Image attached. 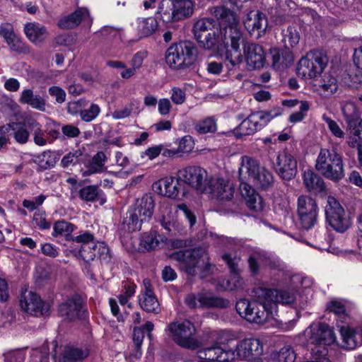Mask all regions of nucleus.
I'll return each mask as SVG.
<instances>
[{
	"instance_id": "obj_10",
	"label": "nucleus",
	"mask_w": 362,
	"mask_h": 362,
	"mask_svg": "<svg viewBox=\"0 0 362 362\" xmlns=\"http://www.w3.org/2000/svg\"><path fill=\"white\" fill-rule=\"evenodd\" d=\"M328 62L329 59L327 54L322 51H310L300 59L297 74L305 79L315 78L322 73L327 66Z\"/></svg>"
},
{
	"instance_id": "obj_54",
	"label": "nucleus",
	"mask_w": 362,
	"mask_h": 362,
	"mask_svg": "<svg viewBox=\"0 0 362 362\" xmlns=\"http://www.w3.org/2000/svg\"><path fill=\"white\" fill-rule=\"evenodd\" d=\"M94 235L89 231H84L83 233L76 235L75 237L72 236L71 239V246H76V243H80V246H83L84 245H90L92 244H95L94 243Z\"/></svg>"
},
{
	"instance_id": "obj_29",
	"label": "nucleus",
	"mask_w": 362,
	"mask_h": 362,
	"mask_svg": "<svg viewBox=\"0 0 362 362\" xmlns=\"http://www.w3.org/2000/svg\"><path fill=\"white\" fill-rule=\"evenodd\" d=\"M28 124H26V117L22 122H13L3 125L4 132H11L15 141L21 145H24L28 143L30 139V132L28 129Z\"/></svg>"
},
{
	"instance_id": "obj_16",
	"label": "nucleus",
	"mask_w": 362,
	"mask_h": 362,
	"mask_svg": "<svg viewBox=\"0 0 362 362\" xmlns=\"http://www.w3.org/2000/svg\"><path fill=\"white\" fill-rule=\"evenodd\" d=\"M297 212L303 228L309 230L316 224L318 208L316 202L310 197L301 195L298 197Z\"/></svg>"
},
{
	"instance_id": "obj_17",
	"label": "nucleus",
	"mask_w": 362,
	"mask_h": 362,
	"mask_svg": "<svg viewBox=\"0 0 362 362\" xmlns=\"http://www.w3.org/2000/svg\"><path fill=\"white\" fill-rule=\"evenodd\" d=\"M233 353L235 359L257 361L264 353V345L259 339H245L237 344Z\"/></svg>"
},
{
	"instance_id": "obj_45",
	"label": "nucleus",
	"mask_w": 362,
	"mask_h": 362,
	"mask_svg": "<svg viewBox=\"0 0 362 362\" xmlns=\"http://www.w3.org/2000/svg\"><path fill=\"white\" fill-rule=\"evenodd\" d=\"M327 310L336 315L337 326L338 323L341 325L350 321V317L346 313L345 306L341 302L332 300L328 303Z\"/></svg>"
},
{
	"instance_id": "obj_12",
	"label": "nucleus",
	"mask_w": 362,
	"mask_h": 362,
	"mask_svg": "<svg viewBox=\"0 0 362 362\" xmlns=\"http://www.w3.org/2000/svg\"><path fill=\"white\" fill-rule=\"evenodd\" d=\"M195 3L192 0H173L170 6L165 9L164 2L158 8L163 22L168 23L185 20L192 16L194 12Z\"/></svg>"
},
{
	"instance_id": "obj_18",
	"label": "nucleus",
	"mask_w": 362,
	"mask_h": 362,
	"mask_svg": "<svg viewBox=\"0 0 362 362\" xmlns=\"http://www.w3.org/2000/svg\"><path fill=\"white\" fill-rule=\"evenodd\" d=\"M179 176L185 184L195 189L199 193H204L208 185V173L199 166L190 165L178 171Z\"/></svg>"
},
{
	"instance_id": "obj_22",
	"label": "nucleus",
	"mask_w": 362,
	"mask_h": 362,
	"mask_svg": "<svg viewBox=\"0 0 362 362\" xmlns=\"http://www.w3.org/2000/svg\"><path fill=\"white\" fill-rule=\"evenodd\" d=\"M160 192L169 198L181 199L186 194L185 184L179 175L177 177H166L158 182Z\"/></svg>"
},
{
	"instance_id": "obj_49",
	"label": "nucleus",
	"mask_w": 362,
	"mask_h": 362,
	"mask_svg": "<svg viewBox=\"0 0 362 362\" xmlns=\"http://www.w3.org/2000/svg\"><path fill=\"white\" fill-rule=\"evenodd\" d=\"M300 40V35L293 26H288L284 33V41L286 48L293 47L297 45Z\"/></svg>"
},
{
	"instance_id": "obj_48",
	"label": "nucleus",
	"mask_w": 362,
	"mask_h": 362,
	"mask_svg": "<svg viewBox=\"0 0 362 362\" xmlns=\"http://www.w3.org/2000/svg\"><path fill=\"white\" fill-rule=\"evenodd\" d=\"M158 27V23L155 18L148 17L143 19L139 23V37H146L152 35Z\"/></svg>"
},
{
	"instance_id": "obj_1",
	"label": "nucleus",
	"mask_w": 362,
	"mask_h": 362,
	"mask_svg": "<svg viewBox=\"0 0 362 362\" xmlns=\"http://www.w3.org/2000/svg\"><path fill=\"white\" fill-rule=\"evenodd\" d=\"M252 301L240 299L236 310L250 322L263 325L276 313L277 304L293 305L296 299V291L277 290L256 286L252 291Z\"/></svg>"
},
{
	"instance_id": "obj_36",
	"label": "nucleus",
	"mask_w": 362,
	"mask_h": 362,
	"mask_svg": "<svg viewBox=\"0 0 362 362\" xmlns=\"http://www.w3.org/2000/svg\"><path fill=\"white\" fill-rule=\"evenodd\" d=\"M303 183L307 189L311 192H321L325 189L323 179L310 170L303 173Z\"/></svg>"
},
{
	"instance_id": "obj_21",
	"label": "nucleus",
	"mask_w": 362,
	"mask_h": 362,
	"mask_svg": "<svg viewBox=\"0 0 362 362\" xmlns=\"http://www.w3.org/2000/svg\"><path fill=\"white\" fill-rule=\"evenodd\" d=\"M244 26L250 35L256 38L262 37L268 25L266 15L259 11H250L243 21Z\"/></svg>"
},
{
	"instance_id": "obj_23",
	"label": "nucleus",
	"mask_w": 362,
	"mask_h": 362,
	"mask_svg": "<svg viewBox=\"0 0 362 362\" xmlns=\"http://www.w3.org/2000/svg\"><path fill=\"white\" fill-rule=\"evenodd\" d=\"M244 47V54L247 64L250 69H260L265 64V53L262 46L255 43L244 42L240 45Z\"/></svg>"
},
{
	"instance_id": "obj_41",
	"label": "nucleus",
	"mask_w": 362,
	"mask_h": 362,
	"mask_svg": "<svg viewBox=\"0 0 362 362\" xmlns=\"http://www.w3.org/2000/svg\"><path fill=\"white\" fill-rule=\"evenodd\" d=\"M341 112L349 127H354L360 119L359 112L356 104L352 101L341 103Z\"/></svg>"
},
{
	"instance_id": "obj_56",
	"label": "nucleus",
	"mask_w": 362,
	"mask_h": 362,
	"mask_svg": "<svg viewBox=\"0 0 362 362\" xmlns=\"http://www.w3.org/2000/svg\"><path fill=\"white\" fill-rule=\"evenodd\" d=\"M309 108V103L307 101H302L299 106V110L292 113L289 116V122L291 123H296L302 121L305 118V113L308 111Z\"/></svg>"
},
{
	"instance_id": "obj_25",
	"label": "nucleus",
	"mask_w": 362,
	"mask_h": 362,
	"mask_svg": "<svg viewBox=\"0 0 362 362\" xmlns=\"http://www.w3.org/2000/svg\"><path fill=\"white\" fill-rule=\"evenodd\" d=\"M248 264L252 274H257L259 272L260 265L274 270L284 269L282 262L277 257L260 252H256L250 255L248 259Z\"/></svg>"
},
{
	"instance_id": "obj_3",
	"label": "nucleus",
	"mask_w": 362,
	"mask_h": 362,
	"mask_svg": "<svg viewBox=\"0 0 362 362\" xmlns=\"http://www.w3.org/2000/svg\"><path fill=\"white\" fill-rule=\"evenodd\" d=\"M209 11L216 19L218 29L221 30L226 61L233 66L239 65L243 61L240 45L244 42V35L235 12L224 6H214Z\"/></svg>"
},
{
	"instance_id": "obj_31",
	"label": "nucleus",
	"mask_w": 362,
	"mask_h": 362,
	"mask_svg": "<svg viewBox=\"0 0 362 362\" xmlns=\"http://www.w3.org/2000/svg\"><path fill=\"white\" fill-rule=\"evenodd\" d=\"M272 58V66L276 69L290 66L293 62V55L288 48L279 49L272 48L270 49Z\"/></svg>"
},
{
	"instance_id": "obj_39",
	"label": "nucleus",
	"mask_w": 362,
	"mask_h": 362,
	"mask_svg": "<svg viewBox=\"0 0 362 362\" xmlns=\"http://www.w3.org/2000/svg\"><path fill=\"white\" fill-rule=\"evenodd\" d=\"M141 308L147 313H158L160 310V304L153 293H141L139 296Z\"/></svg>"
},
{
	"instance_id": "obj_28",
	"label": "nucleus",
	"mask_w": 362,
	"mask_h": 362,
	"mask_svg": "<svg viewBox=\"0 0 362 362\" xmlns=\"http://www.w3.org/2000/svg\"><path fill=\"white\" fill-rule=\"evenodd\" d=\"M21 308L27 313L33 315L43 313L44 303L40 297L31 291H25L21 294L20 299Z\"/></svg>"
},
{
	"instance_id": "obj_42",
	"label": "nucleus",
	"mask_w": 362,
	"mask_h": 362,
	"mask_svg": "<svg viewBox=\"0 0 362 362\" xmlns=\"http://www.w3.org/2000/svg\"><path fill=\"white\" fill-rule=\"evenodd\" d=\"M59 159V154L54 151H45L35 156V162L42 170L53 168Z\"/></svg>"
},
{
	"instance_id": "obj_34",
	"label": "nucleus",
	"mask_w": 362,
	"mask_h": 362,
	"mask_svg": "<svg viewBox=\"0 0 362 362\" xmlns=\"http://www.w3.org/2000/svg\"><path fill=\"white\" fill-rule=\"evenodd\" d=\"M79 198L86 202H95L101 199V202L104 203L103 192L96 185H86L82 187L78 192Z\"/></svg>"
},
{
	"instance_id": "obj_5",
	"label": "nucleus",
	"mask_w": 362,
	"mask_h": 362,
	"mask_svg": "<svg viewBox=\"0 0 362 362\" xmlns=\"http://www.w3.org/2000/svg\"><path fill=\"white\" fill-rule=\"evenodd\" d=\"M193 33L200 47L209 50H221L223 36L213 18H204L197 21L193 26Z\"/></svg>"
},
{
	"instance_id": "obj_7",
	"label": "nucleus",
	"mask_w": 362,
	"mask_h": 362,
	"mask_svg": "<svg viewBox=\"0 0 362 362\" xmlns=\"http://www.w3.org/2000/svg\"><path fill=\"white\" fill-rule=\"evenodd\" d=\"M154 206L153 198L149 194H144L141 198L137 199L124 219L123 228L128 232L140 230L142 223L152 217Z\"/></svg>"
},
{
	"instance_id": "obj_37",
	"label": "nucleus",
	"mask_w": 362,
	"mask_h": 362,
	"mask_svg": "<svg viewBox=\"0 0 362 362\" xmlns=\"http://www.w3.org/2000/svg\"><path fill=\"white\" fill-rule=\"evenodd\" d=\"M24 33L30 42L37 44L44 40L47 30L37 23H28L24 26Z\"/></svg>"
},
{
	"instance_id": "obj_60",
	"label": "nucleus",
	"mask_w": 362,
	"mask_h": 362,
	"mask_svg": "<svg viewBox=\"0 0 362 362\" xmlns=\"http://www.w3.org/2000/svg\"><path fill=\"white\" fill-rule=\"evenodd\" d=\"M81 153L78 152V151H76L74 152H69L62 158L61 160L62 167L67 168L71 165H75Z\"/></svg>"
},
{
	"instance_id": "obj_61",
	"label": "nucleus",
	"mask_w": 362,
	"mask_h": 362,
	"mask_svg": "<svg viewBox=\"0 0 362 362\" xmlns=\"http://www.w3.org/2000/svg\"><path fill=\"white\" fill-rule=\"evenodd\" d=\"M62 132L65 136L69 139L76 138L81 134L80 129L72 124L62 126Z\"/></svg>"
},
{
	"instance_id": "obj_27",
	"label": "nucleus",
	"mask_w": 362,
	"mask_h": 362,
	"mask_svg": "<svg viewBox=\"0 0 362 362\" xmlns=\"http://www.w3.org/2000/svg\"><path fill=\"white\" fill-rule=\"evenodd\" d=\"M83 305L82 298L74 294L59 305L58 311L66 320L72 321L80 317Z\"/></svg>"
},
{
	"instance_id": "obj_50",
	"label": "nucleus",
	"mask_w": 362,
	"mask_h": 362,
	"mask_svg": "<svg viewBox=\"0 0 362 362\" xmlns=\"http://www.w3.org/2000/svg\"><path fill=\"white\" fill-rule=\"evenodd\" d=\"M274 360L277 362H294L296 354L291 346H286L275 354Z\"/></svg>"
},
{
	"instance_id": "obj_26",
	"label": "nucleus",
	"mask_w": 362,
	"mask_h": 362,
	"mask_svg": "<svg viewBox=\"0 0 362 362\" xmlns=\"http://www.w3.org/2000/svg\"><path fill=\"white\" fill-rule=\"evenodd\" d=\"M349 322L339 324L337 327L341 335V346L346 350H353L362 345V332L349 325Z\"/></svg>"
},
{
	"instance_id": "obj_43",
	"label": "nucleus",
	"mask_w": 362,
	"mask_h": 362,
	"mask_svg": "<svg viewBox=\"0 0 362 362\" xmlns=\"http://www.w3.org/2000/svg\"><path fill=\"white\" fill-rule=\"evenodd\" d=\"M88 356V350L74 346H66L59 358V362H78Z\"/></svg>"
},
{
	"instance_id": "obj_53",
	"label": "nucleus",
	"mask_w": 362,
	"mask_h": 362,
	"mask_svg": "<svg viewBox=\"0 0 362 362\" xmlns=\"http://www.w3.org/2000/svg\"><path fill=\"white\" fill-rule=\"evenodd\" d=\"M100 112V107L94 103H92L88 109L82 110L80 112V117L82 121L90 122L95 119Z\"/></svg>"
},
{
	"instance_id": "obj_9",
	"label": "nucleus",
	"mask_w": 362,
	"mask_h": 362,
	"mask_svg": "<svg viewBox=\"0 0 362 362\" xmlns=\"http://www.w3.org/2000/svg\"><path fill=\"white\" fill-rule=\"evenodd\" d=\"M220 341L206 346L198 351L199 362H229L235 360L233 350L228 349V344L233 339H228V333L221 332Z\"/></svg>"
},
{
	"instance_id": "obj_32",
	"label": "nucleus",
	"mask_w": 362,
	"mask_h": 362,
	"mask_svg": "<svg viewBox=\"0 0 362 362\" xmlns=\"http://www.w3.org/2000/svg\"><path fill=\"white\" fill-rule=\"evenodd\" d=\"M107 158L103 151L98 152L85 165L86 169L82 171L83 176H89L100 173L105 170V164Z\"/></svg>"
},
{
	"instance_id": "obj_8",
	"label": "nucleus",
	"mask_w": 362,
	"mask_h": 362,
	"mask_svg": "<svg viewBox=\"0 0 362 362\" xmlns=\"http://www.w3.org/2000/svg\"><path fill=\"white\" fill-rule=\"evenodd\" d=\"M197 48L190 41H182L173 44L165 52V62L170 68L176 70L185 69L196 61Z\"/></svg>"
},
{
	"instance_id": "obj_40",
	"label": "nucleus",
	"mask_w": 362,
	"mask_h": 362,
	"mask_svg": "<svg viewBox=\"0 0 362 362\" xmlns=\"http://www.w3.org/2000/svg\"><path fill=\"white\" fill-rule=\"evenodd\" d=\"M28 127L33 132V141L39 146H44L47 144L45 132L42 129V125L34 118L26 117Z\"/></svg>"
},
{
	"instance_id": "obj_44",
	"label": "nucleus",
	"mask_w": 362,
	"mask_h": 362,
	"mask_svg": "<svg viewBox=\"0 0 362 362\" xmlns=\"http://www.w3.org/2000/svg\"><path fill=\"white\" fill-rule=\"evenodd\" d=\"M70 248L75 257L81 258L85 262L92 261L97 257L95 244L84 245L83 246L70 245Z\"/></svg>"
},
{
	"instance_id": "obj_2",
	"label": "nucleus",
	"mask_w": 362,
	"mask_h": 362,
	"mask_svg": "<svg viewBox=\"0 0 362 362\" xmlns=\"http://www.w3.org/2000/svg\"><path fill=\"white\" fill-rule=\"evenodd\" d=\"M239 175L241 180L240 192L247 206L255 211H261L264 206L262 197L245 180L252 182L257 188L268 189L274 183L273 174L265 167L260 165L257 160L243 156L239 168Z\"/></svg>"
},
{
	"instance_id": "obj_38",
	"label": "nucleus",
	"mask_w": 362,
	"mask_h": 362,
	"mask_svg": "<svg viewBox=\"0 0 362 362\" xmlns=\"http://www.w3.org/2000/svg\"><path fill=\"white\" fill-rule=\"evenodd\" d=\"M339 88L337 79L329 74H325L318 84V88L321 94L325 97H329L337 92Z\"/></svg>"
},
{
	"instance_id": "obj_20",
	"label": "nucleus",
	"mask_w": 362,
	"mask_h": 362,
	"mask_svg": "<svg viewBox=\"0 0 362 362\" xmlns=\"http://www.w3.org/2000/svg\"><path fill=\"white\" fill-rule=\"evenodd\" d=\"M234 192V187L228 180L212 177L208 181L204 193L210 194L213 198L219 200H230L233 197Z\"/></svg>"
},
{
	"instance_id": "obj_63",
	"label": "nucleus",
	"mask_w": 362,
	"mask_h": 362,
	"mask_svg": "<svg viewBox=\"0 0 362 362\" xmlns=\"http://www.w3.org/2000/svg\"><path fill=\"white\" fill-rule=\"evenodd\" d=\"M95 249L98 257L103 260L110 259V249L105 243L100 242L95 244Z\"/></svg>"
},
{
	"instance_id": "obj_57",
	"label": "nucleus",
	"mask_w": 362,
	"mask_h": 362,
	"mask_svg": "<svg viewBox=\"0 0 362 362\" xmlns=\"http://www.w3.org/2000/svg\"><path fill=\"white\" fill-rule=\"evenodd\" d=\"M322 119L325 122L329 131L335 137L340 139L344 137V132L334 120H333L332 119H331L330 117H327L325 115L322 116Z\"/></svg>"
},
{
	"instance_id": "obj_19",
	"label": "nucleus",
	"mask_w": 362,
	"mask_h": 362,
	"mask_svg": "<svg viewBox=\"0 0 362 362\" xmlns=\"http://www.w3.org/2000/svg\"><path fill=\"white\" fill-rule=\"evenodd\" d=\"M310 342L317 346L316 352L321 356L325 355V346L332 344L334 341V336L332 329L325 323L313 324L310 327Z\"/></svg>"
},
{
	"instance_id": "obj_14",
	"label": "nucleus",
	"mask_w": 362,
	"mask_h": 362,
	"mask_svg": "<svg viewBox=\"0 0 362 362\" xmlns=\"http://www.w3.org/2000/svg\"><path fill=\"white\" fill-rule=\"evenodd\" d=\"M272 163L277 175L284 180H290L297 174V160L287 150L278 152L272 158Z\"/></svg>"
},
{
	"instance_id": "obj_59",
	"label": "nucleus",
	"mask_w": 362,
	"mask_h": 362,
	"mask_svg": "<svg viewBox=\"0 0 362 362\" xmlns=\"http://www.w3.org/2000/svg\"><path fill=\"white\" fill-rule=\"evenodd\" d=\"M54 40L58 45L69 47L76 43V37L73 34H63L57 36Z\"/></svg>"
},
{
	"instance_id": "obj_35",
	"label": "nucleus",
	"mask_w": 362,
	"mask_h": 362,
	"mask_svg": "<svg viewBox=\"0 0 362 362\" xmlns=\"http://www.w3.org/2000/svg\"><path fill=\"white\" fill-rule=\"evenodd\" d=\"M166 238L158 234L156 231L144 233L141 236L140 246L144 250L149 251L160 248L165 243Z\"/></svg>"
},
{
	"instance_id": "obj_46",
	"label": "nucleus",
	"mask_w": 362,
	"mask_h": 362,
	"mask_svg": "<svg viewBox=\"0 0 362 362\" xmlns=\"http://www.w3.org/2000/svg\"><path fill=\"white\" fill-rule=\"evenodd\" d=\"M194 129L199 134L214 133L217 130L216 119L214 117H206L194 124Z\"/></svg>"
},
{
	"instance_id": "obj_64",
	"label": "nucleus",
	"mask_w": 362,
	"mask_h": 362,
	"mask_svg": "<svg viewBox=\"0 0 362 362\" xmlns=\"http://www.w3.org/2000/svg\"><path fill=\"white\" fill-rule=\"evenodd\" d=\"M186 98L185 92L180 88L174 87L172 88L171 100L177 105L184 103Z\"/></svg>"
},
{
	"instance_id": "obj_55",
	"label": "nucleus",
	"mask_w": 362,
	"mask_h": 362,
	"mask_svg": "<svg viewBox=\"0 0 362 362\" xmlns=\"http://www.w3.org/2000/svg\"><path fill=\"white\" fill-rule=\"evenodd\" d=\"M144 339V332L140 327H135L133 330V342L136 349L135 356L139 357L141 355V347Z\"/></svg>"
},
{
	"instance_id": "obj_13",
	"label": "nucleus",
	"mask_w": 362,
	"mask_h": 362,
	"mask_svg": "<svg viewBox=\"0 0 362 362\" xmlns=\"http://www.w3.org/2000/svg\"><path fill=\"white\" fill-rule=\"evenodd\" d=\"M325 212L327 222L336 231L343 233L349 227L344 209L334 197H328Z\"/></svg>"
},
{
	"instance_id": "obj_33",
	"label": "nucleus",
	"mask_w": 362,
	"mask_h": 362,
	"mask_svg": "<svg viewBox=\"0 0 362 362\" xmlns=\"http://www.w3.org/2000/svg\"><path fill=\"white\" fill-rule=\"evenodd\" d=\"M88 11L86 8H78L75 12L60 19L58 25L62 29L74 28L88 17Z\"/></svg>"
},
{
	"instance_id": "obj_11",
	"label": "nucleus",
	"mask_w": 362,
	"mask_h": 362,
	"mask_svg": "<svg viewBox=\"0 0 362 362\" xmlns=\"http://www.w3.org/2000/svg\"><path fill=\"white\" fill-rule=\"evenodd\" d=\"M167 330L170 337L179 346L192 349L199 346V342L194 337L196 329L189 320L171 322Z\"/></svg>"
},
{
	"instance_id": "obj_15",
	"label": "nucleus",
	"mask_w": 362,
	"mask_h": 362,
	"mask_svg": "<svg viewBox=\"0 0 362 362\" xmlns=\"http://www.w3.org/2000/svg\"><path fill=\"white\" fill-rule=\"evenodd\" d=\"M272 115V114L265 113L264 111L251 113L234 129L235 136L239 138L254 134L268 124Z\"/></svg>"
},
{
	"instance_id": "obj_51",
	"label": "nucleus",
	"mask_w": 362,
	"mask_h": 362,
	"mask_svg": "<svg viewBox=\"0 0 362 362\" xmlns=\"http://www.w3.org/2000/svg\"><path fill=\"white\" fill-rule=\"evenodd\" d=\"M194 141L189 135L182 136L178 141L177 151L179 155L190 153L194 148Z\"/></svg>"
},
{
	"instance_id": "obj_30",
	"label": "nucleus",
	"mask_w": 362,
	"mask_h": 362,
	"mask_svg": "<svg viewBox=\"0 0 362 362\" xmlns=\"http://www.w3.org/2000/svg\"><path fill=\"white\" fill-rule=\"evenodd\" d=\"M18 101L21 104L28 105L41 112H45L46 109L45 99L40 95L34 94L33 89L30 88L22 90Z\"/></svg>"
},
{
	"instance_id": "obj_6",
	"label": "nucleus",
	"mask_w": 362,
	"mask_h": 362,
	"mask_svg": "<svg viewBox=\"0 0 362 362\" xmlns=\"http://www.w3.org/2000/svg\"><path fill=\"white\" fill-rule=\"evenodd\" d=\"M315 169L322 176L334 182L344 177L342 156L335 148H321L315 162Z\"/></svg>"
},
{
	"instance_id": "obj_52",
	"label": "nucleus",
	"mask_w": 362,
	"mask_h": 362,
	"mask_svg": "<svg viewBox=\"0 0 362 362\" xmlns=\"http://www.w3.org/2000/svg\"><path fill=\"white\" fill-rule=\"evenodd\" d=\"M10 49L16 52L27 54L30 52L29 47L17 35L6 42Z\"/></svg>"
},
{
	"instance_id": "obj_62",
	"label": "nucleus",
	"mask_w": 362,
	"mask_h": 362,
	"mask_svg": "<svg viewBox=\"0 0 362 362\" xmlns=\"http://www.w3.org/2000/svg\"><path fill=\"white\" fill-rule=\"evenodd\" d=\"M15 35H16L11 24L5 23L0 25V36L4 37L6 42L11 40Z\"/></svg>"
},
{
	"instance_id": "obj_24",
	"label": "nucleus",
	"mask_w": 362,
	"mask_h": 362,
	"mask_svg": "<svg viewBox=\"0 0 362 362\" xmlns=\"http://www.w3.org/2000/svg\"><path fill=\"white\" fill-rule=\"evenodd\" d=\"M185 303L191 308H222L225 306V301L218 297H214L210 294L200 292L197 294L189 293L185 297Z\"/></svg>"
},
{
	"instance_id": "obj_47",
	"label": "nucleus",
	"mask_w": 362,
	"mask_h": 362,
	"mask_svg": "<svg viewBox=\"0 0 362 362\" xmlns=\"http://www.w3.org/2000/svg\"><path fill=\"white\" fill-rule=\"evenodd\" d=\"M75 226L72 223L66 221H59L55 223L54 225V232L52 235L64 236L65 239L68 241L72 238L71 233L74 230Z\"/></svg>"
},
{
	"instance_id": "obj_4",
	"label": "nucleus",
	"mask_w": 362,
	"mask_h": 362,
	"mask_svg": "<svg viewBox=\"0 0 362 362\" xmlns=\"http://www.w3.org/2000/svg\"><path fill=\"white\" fill-rule=\"evenodd\" d=\"M171 258L180 263V268L187 274L195 276L203 269V276L209 274L212 265L209 262L206 250L202 247L184 250L173 252Z\"/></svg>"
},
{
	"instance_id": "obj_58",
	"label": "nucleus",
	"mask_w": 362,
	"mask_h": 362,
	"mask_svg": "<svg viewBox=\"0 0 362 362\" xmlns=\"http://www.w3.org/2000/svg\"><path fill=\"white\" fill-rule=\"evenodd\" d=\"M49 94L55 98L56 103L62 104L66 100V92L60 87L52 86L48 89Z\"/></svg>"
}]
</instances>
